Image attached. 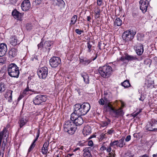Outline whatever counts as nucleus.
Returning <instances> with one entry per match:
<instances>
[{
	"instance_id": "nucleus-25",
	"label": "nucleus",
	"mask_w": 157,
	"mask_h": 157,
	"mask_svg": "<svg viewBox=\"0 0 157 157\" xmlns=\"http://www.w3.org/2000/svg\"><path fill=\"white\" fill-rule=\"evenodd\" d=\"M53 44V42L52 41H46L44 44L43 48H45L46 49H48V51H49L50 48V47Z\"/></svg>"
},
{
	"instance_id": "nucleus-24",
	"label": "nucleus",
	"mask_w": 157,
	"mask_h": 157,
	"mask_svg": "<svg viewBox=\"0 0 157 157\" xmlns=\"http://www.w3.org/2000/svg\"><path fill=\"white\" fill-rule=\"evenodd\" d=\"M10 43L12 45H16L17 44H19V41L18 40L17 37L14 36H12L10 39Z\"/></svg>"
},
{
	"instance_id": "nucleus-1",
	"label": "nucleus",
	"mask_w": 157,
	"mask_h": 157,
	"mask_svg": "<svg viewBox=\"0 0 157 157\" xmlns=\"http://www.w3.org/2000/svg\"><path fill=\"white\" fill-rule=\"evenodd\" d=\"M74 111L72 113L78 116H83L86 114L90 109L89 103L84 102L81 104L78 103L74 105Z\"/></svg>"
},
{
	"instance_id": "nucleus-34",
	"label": "nucleus",
	"mask_w": 157,
	"mask_h": 157,
	"mask_svg": "<svg viewBox=\"0 0 157 157\" xmlns=\"http://www.w3.org/2000/svg\"><path fill=\"white\" fill-rule=\"evenodd\" d=\"M110 121L109 119L106 118L105 121L102 122L101 126L103 127L106 126L110 123Z\"/></svg>"
},
{
	"instance_id": "nucleus-18",
	"label": "nucleus",
	"mask_w": 157,
	"mask_h": 157,
	"mask_svg": "<svg viewBox=\"0 0 157 157\" xmlns=\"http://www.w3.org/2000/svg\"><path fill=\"white\" fill-rule=\"evenodd\" d=\"M134 48H136V53L139 56L141 55L144 52V47L143 45L142 44H140L139 46L136 47L134 46Z\"/></svg>"
},
{
	"instance_id": "nucleus-7",
	"label": "nucleus",
	"mask_w": 157,
	"mask_h": 157,
	"mask_svg": "<svg viewBox=\"0 0 157 157\" xmlns=\"http://www.w3.org/2000/svg\"><path fill=\"white\" fill-rule=\"evenodd\" d=\"M48 69L46 67H44L39 69L37 71V75L40 78L45 79L48 74Z\"/></svg>"
},
{
	"instance_id": "nucleus-14",
	"label": "nucleus",
	"mask_w": 157,
	"mask_h": 157,
	"mask_svg": "<svg viewBox=\"0 0 157 157\" xmlns=\"http://www.w3.org/2000/svg\"><path fill=\"white\" fill-rule=\"evenodd\" d=\"M7 45L5 43L0 44V56H3L7 51Z\"/></svg>"
},
{
	"instance_id": "nucleus-49",
	"label": "nucleus",
	"mask_w": 157,
	"mask_h": 157,
	"mask_svg": "<svg viewBox=\"0 0 157 157\" xmlns=\"http://www.w3.org/2000/svg\"><path fill=\"white\" fill-rule=\"evenodd\" d=\"M18 0H9V2L11 4L15 5Z\"/></svg>"
},
{
	"instance_id": "nucleus-38",
	"label": "nucleus",
	"mask_w": 157,
	"mask_h": 157,
	"mask_svg": "<svg viewBox=\"0 0 157 157\" xmlns=\"http://www.w3.org/2000/svg\"><path fill=\"white\" fill-rule=\"evenodd\" d=\"M82 76L83 78L84 81L86 83H88L89 82L88 75L87 74H86L82 75Z\"/></svg>"
},
{
	"instance_id": "nucleus-21",
	"label": "nucleus",
	"mask_w": 157,
	"mask_h": 157,
	"mask_svg": "<svg viewBox=\"0 0 157 157\" xmlns=\"http://www.w3.org/2000/svg\"><path fill=\"white\" fill-rule=\"evenodd\" d=\"M49 143L46 142L43 145L41 148V152L43 155H46L48 151V147L49 146Z\"/></svg>"
},
{
	"instance_id": "nucleus-64",
	"label": "nucleus",
	"mask_w": 157,
	"mask_h": 157,
	"mask_svg": "<svg viewBox=\"0 0 157 157\" xmlns=\"http://www.w3.org/2000/svg\"><path fill=\"white\" fill-rule=\"evenodd\" d=\"M138 134L137 133H134L133 134V136L134 137H136V138H137L138 137Z\"/></svg>"
},
{
	"instance_id": "nucleus-28",
	"label": "nucleus",
	"mask_w": 157,
	"mask_h": 157,
	"mask_svg": "<svg viewBox=\"0 0 157 157\" xmlns=\"http://www.w3.org/2000/svg\"><path fill=\"white\" fill-rule=\"evenodd\" d=\"M117 140L118 142V147L121 148L125 145V143L124 142V137H122L121 139Z\"/></svg>"
},
{
	"instance_id": "nucleus-12",
	"label": "nucleus",
	"mask_w": 157,
	"mask_h": 157,
	"mask_svg": "<svg viewBox=\"0 0 157 157\" xmlns=\"http://www.w3.org/2000/svg\"><path fill=\"white\" fill-rule=\"evenodd\" d=\"M124 113L122 109L120 108L117 109L114 108L111 115L114 117L118 118L119 116H123Z\"/></svg>"
},
{
	"instance_id": "nucleus-59",
	"label": "nucleus",
	"mask_w": 157,
	"mask_h": 157,
	"mask_svg": "<svg viewBox=\"0 0 157 157\" xmlns=\"http://www.w3.org/2000/svg\"><path fill=\"white\" fill-rule=\"evenodd\" d=\"M109 157H115V154H114L113 153H109Z\"/></svg>"
},
{
	"instance_id": "nucleus-5",
	"label": "nucleus",
	"mask_w": 157,
	"mask_h": 157,
	"mask_svg": "<svg viewBox=\"0 0 157 157\" xmlns=\"http://www.w3.org/2000/svg\"><path fill=\"white\" fill-rule=\"evenodd\" d=\"M136 34V32L133 30L128 29L123 33L122 38L126 42L131 41L134 38Z\"/></svg>"
},
{
	"instance_id": "nucleus-6",
	"label": "nucleus",
	"mask_w": 157,
	"mask_h": 157,
	"mask_svg": "<svg viewBox=\"0 0 157 157\" xmlns=\"http://www.w3.org/2000/svg\"><path fill=\"white\" fill-rule=\"evenodd\" d=\"M71 120L76 126L82 125L83 122V118L81 116H78L73 113L71 115Z\"/></svg>"
},
{
	"instance_id": "nucleus-45",
	"label": "nucleus",
	"mask_w": 157,
	"mask_h": 157,
	"mask_svg": "<svg viewBox=\"0 0 157 157\" xmlns=\"http://www.w3.org/2000/svg\"><path fill=\"white\" fill-rule=\"evenodd\" d=\"M28 91H32V90L31 89H29V86L28 85L27 87L24 90L23 93L24 94H27V92Z\"/></svg>"
},
{
	"instance_id": "nucleus-53",
	"label": "nucleus",
	"mask_w": 157,
	"mask_h": 157,
	"mask_svg": "<svg viewBox=\"0 0 157 157\" xmlns=\"http://www.w3.org/2000/svg\"><path fill=\"white\" fill-rule=\"evenodd\" d=\"M88 145L92 147L93 145V143L92 140H89L88 142Z\"/></svg>"
},
{
	"instance_id": "nucleus-36",
	"label": "nucleus",
	"mask_w": 157,
	"mask_h": 157,
	"mask_svg": "<svg viewBox=\"0 0 157 157\" xmlns=\"http://www.w3.org/2000/svg\"><path fill=\"white\" fill-rule=\"evenodd\" d=\"M137 40L139 41H141L144 40V35L143 34L138 33L137 35Z\"/></svg>"
},
{
	"instance_id": "nucleus-33",
	"label": "nucleus",
	"mask_w": 157,
	"mask_h": 157,
	"mask_svg": "<svg viewBox=\"0 0 157 157\" xmlns=\"http://www.w3.org/2000/svg\"><path fill=\"white\" fill-rule=\"evenodd\" d=\"M77 16L76 15H74L71 18L70 25H74L77 21Z\"/></svg>"
},
{
	"instance_id": "nucleus-47",
	"label": "nucleus",
	"mask_w": 157,
	"mask_h": 157,
	"mask_svg": "<svg viewBox=\"0 0 157 157\" xmlns=\"http://www.w3.org/2000/svg\"><path fill=\"white\" fill-rule=\"evenodd\" d=\"M100 14V10L96 11L95 12V18H98L99 17Z\"/></svg>"
},
{
	"instance_id": "nucleus-4",
	"label": "nucleus",
	"mask_w": 157,
	"mask_h": 157,
	"mask_svg": "<svg viewBox=\"0 0 157 157\" xmlns=\"http://www.w3.org/2000/svg\"><path fill=\"white\" fill-rule=\"evenodd\" d=\"M8 75L11 77L17 78L19 77V71L18 67L15 63L9 65L8 67Z\"/></svg>"
},
{
	"instance_id": "nucleus-11",
	"label": "nucleus",
	"mask_w": 157,
	"mask_h": 157,
	"mask_svg": "<svg viewBox=\"0 0 157 157\" xmlns=\"http://www.w3.org/2000/svg\"><path fill=\"white\" fill-rule=\"evenodd\" d=\"M114 108L109 102H105L104 109L106 112H109L110 114L112 115Z\"/></svg>"
},
{
	"instance_id": "nucleus-16",
	"label": "nucleus",
	"mask_w": 157,
	"mask_h": 157,
	"mask_svg": "<svg viewBox=\"0 0 157 157\" xmlns=\"http://www.w3.org/2000/svg\"><path fill=\"white\" fill-rule=\"evenodd\" d=\"M94 147H86L83 149V156L84 157H92L90 151L93 150Z\"/></svg>"
},
{
	"instance_id": "nucleus-17",
	"label": "nucleus",
	"mask_w": 157,
	"mask_h": 157,
	"mask_svg": "<svg viewBox=\"0 0 157 157\" xmlns=\"http://www.w3.org/2000/svg\"><path fill=\"white\" fill-rule=\"evenodd\" d=\"M28 121V119L26 116L21 117L18 123L20 128L25 125Z\"/></svg>"
},
{
	"instance_id": "nucleus-48",
	"label": "nucleus",
	"mask_w": 157,
	"mask_h": 157,
	"mask_svg": "<svg viewBox=\"0 0 157 157\" xmlns=\"http://www.w3.org/2000/svg\"><path fill=\"white\" fill-rule=\"evenodd\" d=\"M75 32L78 35H81L82 33L84 32L83 30H80L78 29H76L75 30Z\"/></svg>"
},
{
	"instance_id": "nucleus-10",
	"label": "nucleus",
	"mask_w": 157,
	"mask_h": 157,
	"mask_svg": "<svg viewBox=\"0 0 157 157\" xmlns=\"http://www.w3.org/2000/svg\"><path fill=\"white\" fill-rule=\"evenodd\" d=\"M45 95L39 94L37 95L33 100V102L35 105H39L41 103L46 101Z\"/></svg>"
},
{
	"instance_id": "nucleus-39",
	"label": "nucleus",
	"mask_w": 157,
	"mask_h": 157,
	"mask_svg": "<svg viewBox=\"0 0 157 157\" xmlns=\"http://www.w3.org/2000/svg\"><path fill=\"white\" fill-rule=\"evenodd\" d=\"M87 48H88V50L87 51V52L89 53H90L91 52V48H92V44H90V41H89L87 42Z\"/></svg>"
},
{
	"instance_id": "nucleus-27",
	"label": "nucleus",
	"mask_w": 157,
	"mask_h": 157,
	"mask_svg": "<svg viewBox=\"0 0 157 157\" xmlns=\"http://www.w3.org/2000/svg\"><path fill=\"white\" fill-rule=\"evenodd\" d=\"M121 85L124 88H128L131 86L129 80H126L121 83Z\"/></svg>"
},
{
	"instance_id": "nucleus-2",
	"label": "nucleus",
	"mask_w": 157,
	"mask_h": 157,
	"mask_svg": "<svg viewBox=\"0 0 157 157\" xmlns=\"http://www.w3.org/2000/svg\"><path fill=\"white\" fill-rule=\"evenodd\" d=\"M98 72L100 75L104 78H108L112 74V68L108 64L99 67Z\"/></svg>"
},
{
	"instance_id": "nucleus-41",
	"label": "nucleus",
	"mask_w": 157,
	"mask_h": 157,
	"mask_svg": "<svg viewBox=\"0 0 157 157\" xmlns=\"http://www.w3.org/2000/svg\"><path fill=\"white\" fill-rule=\"evenodd\" d=\"M151 122L153 124V126L155 128V131H157V120H152Z\"/></svg>"
},
{
	"instance_id": "nucleus-58",
	"label": "nucleus",
	"mask_w": 157,
	"mask_h": 157,
	"mask_svg": "<svg viewBox=\"0 0 157 157\" xmlns=\"http://www.w3.org/2000/svg\"><path fill=\"white\" fill-rule=\"evenodd\" d=\"M97 55H98V52L95 54V57H94V58L92 57L90 59H91L92 60V61L94 60L97 58Z\"/></svg>"
},
{
	"instance_id": "nucleus-26",
	"label": "nucleus",
	"mask_w": 157,
	"mask_h": 157,
	"mask_svg": "<svg viewBox=\"0 0 157 157\" xmlns=\"http://www.w3.org/2000/svg\"><path fill=\"white\" fill-rule=\"evenodd\" d=\"M125 59L128 61L138 60V58L136 56L130 55L128 54L125 55Z\"/></svg>"
},
{
	"instance_id": "nucleus-31",
	"label": "nucleus",
	"mask_w": 157,
	"mask_h": 157,
	"mask_svg": "<svg viewBox=\"0 0 157 157\" xmlns=\"http://www.w3.org/2000/svg\"><path fill=\"white\" fill-rule=\"evenodd\" d=\"M64 1L63 0H54L53 4L54 5L59 6L63 4Z\"/></svg>"
},
{
	"instance_id": "nucleus-8",
	"label": "nucleus",
	"mask_w": 157,
	"mask_h": 157,
	"mask_svg": "<svg viewBox=\"0 0 157 157\" xmlns=\"http://www.w3.org/2000/svg\"><path fill=\"white\" fill-rule=\"evenodd\" d=\"M140 10L143 13H145L147 11V8L149 4L147 0H140L139 1Z\"/></svg>"
},
{
	"instance_id": "nucleus-35",
	"label": "nucleus",
	"mask_w": 157,
	"mask_h": 157,
	"mask_svg": "<svg viewBox=\"0 0 157 157\" xmlns=\"http://www.w3.org/2000/svg\"><path fill=\"white\" fill-rule=\"evenodd\" d=\"M6 86L4 83L2 82H0V93H2L6 90Z\"/></svg>"
},
{
	"instance_id": "nucleus-32",
	"label": "nucleus",
	"mask_w": 157,
	"mask_h": 157,
	"mask_svg": "<svg viewBox=\"0 0 157 157\" xmlns=\"http://www.w3.org/2000/svg\"><path fill=\"white\" fill-rule=\"evenodd\" d=\"M122 24V21L119 18H117L114 21V24L117 26H120Z\"/></svg>"
},
{
	"instance_id": "nucleus-42",
	"label": "nucleus",
	"mask_w": 157,
	"mask_h": 157,
	"mask_svg": "<svg viewBox=\"0 0 157 157\" xmlns=\"http://www.w3.org/2000/svg\"><path fill=\"white\" fill-rule=\"evenodd\" d=\"M43 0H35L33 2V4L34 5L37 6L41 4Z\"/></svg>"
},
{
	"instance_id": "nucleus-57",
	"label": "nucleus",
	"mask_w": 157,
	"mask_h": 157,
	"mask_svg": "<svg viewBox=\"0 0 157 157\" xmlns=\"http://www.w3.org/2000/svg\"><path fill=\"white\" fill-rule=\"evenodd\" d=\"M140 100L143 101L144 100V95H141L140 97L139 98Z\"/></svg>"
},
{
	"instance_id": "nucleus-20",
	"label": "nucleus",
	"mask_w": 157,
	"mask_h": 157,
	"mask_svg": "<svg viewBox=\"0 0 157 157\" xmlns=\"http://www.w3.org/2000/svg\"><path fill=\"white\" fill-rule=\"evenodd\" d=\"M12 91L9 90L6 91L4 95L5 98L10 102H11L12 101Z\"/></svg>"
},
{
	"instance_id": "nucleus-13",
	"label": "nucleus",
	"mask_w": 157,
	"mask_h": 157,
	"mask_svg": "<svg viewBox=\"0 0 157 157\" xmlns=\"http://www.w3.org/2000/svg\"><path fill=\"white\" fill-rule=\"evenodd\" d=\"M31 5L29 0H24L21 4V7L23 11H26L29 10Z\"/></svg>"
},
{
	"instance_id": "nucleus-40",
	"label": "nucleus",
	"mask_w": 157,
	"mask_h": 157,
	"mask_svg": "<svg viewBox=\"0 0 157 157\" xmlns=\"http://www.w3.org/2000/svg\"><path fill=\"white\" fill-rule=\"evenodd\" d=\"M110 146H116L117 147H118V140H115L113 141H111L110 144Z\"/></svg>"
},
{
	"instance_id": "nucleus-55",
	"label": "nucleus",
	"mask_w": 157,
	"mask_h": 157,
	"mask_svg": "<svg viewBox=\"0 0 157 157\" xmlns=\"http://www.w3.org/2000/svg\"><path fill=\"white\" fill-rule=\"evenodd\" d=\"M111 147V146H110L109 145V147H108L107 148H106V151L107 152L109 153L112 150V149Z\"/></svg>"
},
{
	"instance_id": "nucleus-51",
	"label": "nucleus",
	"mask_w": 157,
	"mask_h": 157,
	"mask_svg": "<svg viewBox=\"0 0 157 157\" xmlns=\"http://www.w3.org/2000/svg\"><path fill=\"white\" fill-rule=\"evenodd\" d=\"M125 60H126V59H125V56L124 57L122 56L119 59V60L122 61L124 63H125Z\"/></svg>"
},
{
	"instance_id": "nucleus-61",
	"label": "nucleus",
	"mask_w": 157,
	"mask_h": 157,
	"mask_svg": "<svg viewBox=\"0 0 157 157\" xmlns=\"http://www.w3.org/2000/svg\"><path fill=\"white\" fill-rule=\"evenodd\" d=\"M101 43L100 42H99L98 43V47L99 48V49L101 50Z\"/></svg>"
},
{
	"instance_id": "nucleus-56",
	"label": "nucleus",
	"mask_w": 157,
	"mask_h": 157,
	"mask_svg": "<svg viewBox=\"0 0 157 157\" xmlns=\"http://www.w3.org/2000/svg\"><path fill=\"white\" fill-rule=\"evenodd\" d=\"M102 3V0H97V4L98 6H101V5Z\"/></svg>"
},
{
	"instance_id": "nucleus-23",
	"label": "nucleus",
	"mask_w": 157,
	"mask_h": 157,
	"mask_svg": "<svg viewBox=\"0 0 157 157\" xmlns=\"http://www.w3.org/2000/svg\"><path fill=\"white\" fill-rule=\"evenodd\" d=\"M111 94L110 93H108L106 91L104 92L103 98L105 102H109L112 98Z\"/></svg>"
},
{
	"instance_id": "nucleus-52",
	"label": "nucleus",
	"mask_w": 157,
	"mask_h": 157,
	"mask_svg": "<svg viewBox=\"0 0 157 157\" xmlns=\"http://www.w3.org/2000/svg\"><path fill=\"white\" fill-rule=\"evenodd\" d=\"M44 44L42 42H41L40 44H38V48H43V46Z\"/></svg>"
},
{
	"instance_id": "nucleus-63",
	"label": "nucleus",
	"mask_w": 157,
	"mask_h": 157,
	"mask_svg": "<svg viewBox=\"0 0 157 157\" xmlns=\"http://www.w3.org/2000/svg\"><path fill=\"white\" fill-rule=\"evenodd\" d=\"M96 137V136L95 135H93L92 136H91L88 138L89 139H90L93 137Z\"/></svg>"
},
{
	"instance_id": "nucleus-43",
	"label": "nucleus",
	"mask_w": 157,
	"mask_h": 157,
	"mask_svg": "<svg viewBox=\"0 0 157 157\" xmlns=\"http://www.w3.org/2000/svg\"><path fill=\"white\" fill-rule=\"evenodd\" d=\"M98 102L100 105H105V101L104 98H101L99 100Z\"/></svg>"
},
{
	"instance_id": "nucleus-19",
	"label": "nucleus",
	"mask_w": 157,
	"mask_h": 157,
	"mask_svg": "<svg viewBox=\"0 0 157 157\" xmlns=\"http://www.w3.org/2000/svg\"><path fill=\"white\" fill-rule=\"evenodd\" d=\"M40 134V130L39 129L37 132V136L36 138L34 140L31 146H30L28 150V152H30L35 147L36 144H35L37 140L38 137L39 136Z\"/></svg>"
},
{
	"instance_id": "nucleus-29",
	"label": "nucleus",
	"mask_w": 157,
	"mask_h": 157,
	"mask_svg": "<svg viewBox=\"0 0 157 157\" xmlns=\"http://www.w3.org/2000/svg\"><path fill=\"white\" fill-rule=\"evenodd\" d=\"M91 132V128L89 126H87L84 128V134L85 133L86 135H87L90 134Z\"/></svg>"
},
{
	"instance_id": "nucleus-60",
	"label": "nucleus",
	"mask_w": 157,
	"mask_h": 157,
	"mask_svg": "<svg viewBox=\"0 0 157 157\" xmlns=\"http://www.w3.org/2000/svg\"><path fill=\"white\" fill-rule=\"evenodd\" d=\"M141 111V110H140V111L139 112H138L137 113L134 114H133L132 115V116L134 117H136L139 113Z\"/></svg>"
},
{
	"instance_id": "nucleus-22",
	"label": "nucleus",
	"mask_w": 157,
	"mask_h": 157,
	"mask_svg": "<svg viewBox=\"0 0 157 157\" xmlns=\"http://www.w3.org/2000/svg\"><path fill=\"white\" fill-rule=\"evenodd\" d=\"M17 50L15 48H12L10 50L9 54L10 58H13L15 57L17 55Z\"/></svg>"
},
{
	"instance_id": "nucleus-50",
	"label": "nucleus",
	"mask_w": 157,
	"mask_h": 157,
	"mask_svg": "<svg viewBox=\"0 0 157 157\" xmlns=\"http://www.w3.org/2000/svg\"><path fill=\"white\" fill-rule=\"evenodd\" d=\"M114 132V130L113 128H111L110 129H109L108 130L107 132V135L108 134H111L112 133H113V132Z\"/></svg>"
},
{
	"instance_id": "nucleus-62",
	"label": "nucleus",
	"mask_w": 157,
	"mask_h": 157,
	"mask_svg": "<svg viewBox=\"0 0 157 157\" xmlns=\"http://www.w3.org/2000/svg\"><path fill=\"white\" fill-rule=\"evenodd\" d=\"M91 17L90 16H87V20L88 21L90 22Z\"/></svg>"
},
{
	"instance_id": "nucleus-30",
	"label": "nucleus",
	"mask_w": 157,
	"mask_h": 157,
	"mask_svg": "<svg viewBox=\"0 0 157 157\" xmlns=\"http://www.w3.org/2000/svg\"><path fill=\"white\" fill-rule=\"evenodd\" d=\"M153 124L151 123L147 124L146 126V129L149 131H155V128H153Z\"/></svg>"
},
{
	"instance_id": "nucleus-54",
	"label": "nucleus",
	"mask_w": 157,
	"mask_h": 157,
	"mask_svg": "<svg viewBox=\"0 0 157 157\" xmlns=\"http://www.w3.org/2000/svg\"><path fill=\"white\" fill-rule=\"evenodd\" d=\"M131 136L130 135H128L126 137L125 140L126 142H128L131 140Z\"/></svg>"
},
{
	"instance_id": "nucleus-3",
	"label": "nucleus",
	"mask_w": 157,
	"mask_h": 157,
	"mask_svg": "<svg viewBox=\"0 0 157 157\" xmlns=\"http://www.w3.org/2000/svg\"><path fill=\"white\" fill-rule=\"evenodd\" d=\"M63 131L70 135H73L77 129V127L71 121H65L63 125Z\"/></svg>"
},
{
	"instance_id": "nucleus-37",
	"label": "nucleus",
	"mask_w": 157,
	"mask_h": 157,
	"mask_svg": "<svg viewBox=\"0 0 157 157\" xmlns=\"http://www.w3.org/2000/svg\"><path fill=\"white\" fill-rule=\"evenodd\" d=\"M107 133H102L99 136V140L100 141H102L105 139H106L107 138Z\"/></svg>"
},
{
	"instance_id": "nucleus-15",
	"label": "nucleus",
	"mask_w": 157,
	"mask_h": 157,
	"mask_svg": "<svg viewBox=\"0 0 157 157\" xmlns=\"http://www.w3.org/2000/svg\"><path fill=\"white\" fill-rule=\"evenodd\" d=\"M12 14L15 19L19 20H21L23 15L21 13H20L16 9H14L13 11Z\"/></svg>"
},
{
	"instance_id": "nucleus-46",
	"label": "nucleus",
	"mask_w": 157,
	"mask_h": 157,
	"mask_svg": "<svg viewBox=\"0 0 157 157\" xmlns=\"http://www.w3.org/2000/svg\"><path fill=\"white\" fill-rule=\"evenodd\" d=\"M106 142H104L103 144V146L100 148V150L101 151H103L105 150L106 149V147L107 145L105 144Z\"/></svg>"
},
{
	"instance_id": "nucleus-9",
	"label": "nucleus",
	"mask_w": 157,
	"mask_h": 157,
	"mask_svg": "<svg viewBox=\"0 0 157 157\" xmlns=\"http://www.w3.org/2000/svg\"><path fill=\"white\" fill-rule=\"evenodd\" d=\"M61 62L60 58L58 57L54 56L50 59L49 61L50 65L52 67H56Z\"/></svg>"
},
{
	"instance_id": "nucleus-44",
	"label": "nucleus",
	"mask_w": 157,
	"mask_h": 157,
	"mask_svg": "<svg viewBox=\"0 0 157 157\" xmlns=\"http://www.w3.org/2000/svg\"><path fill=\"white\" fill-rule=\"evenodd\" d=\"M84 61V65L88 64L92 61V60L91 59H88L86 58H85V60Z\"/></svg>"
}]
</instances>
